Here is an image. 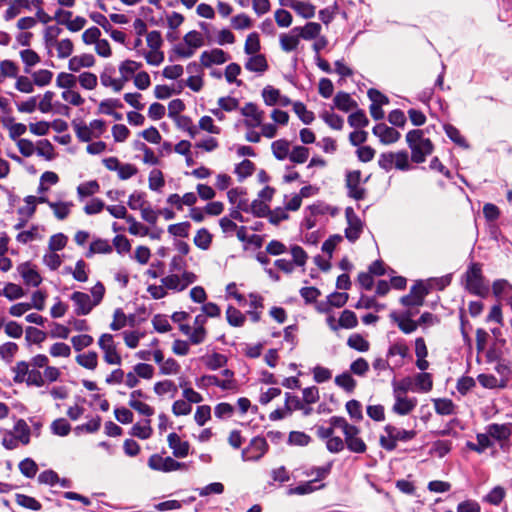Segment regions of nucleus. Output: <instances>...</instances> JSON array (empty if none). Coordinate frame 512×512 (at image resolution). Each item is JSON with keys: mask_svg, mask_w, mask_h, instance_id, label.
I'll use <instances>...</instances> for the list:
<instances>
[{"mask_svg": "<svg viewBox=\"0 0 512 512\" xmlns=\"http://www.w3.org/2000/svg\"><path fill=\"white\" fill-rule=\"evenodd\" d=\"M406 142L411 150V160L417 164L423 163L434 149L431 140L425 138L424 131L420 129L410 130L406 134Z\"/></svg>", "mask_w": 512, "mask_h": 512, "instance_id": "nucleus-1", "label": "nucleus"}, {"mask_svg": "<svg viewBox=\"0 0 512 512\" xmlns=\"http://www.w3.org/2000/svg\"><path fill=\"white\" fill-rule=\"evenodd\" d=\"M384 432L386 435L380 436L379 443L380 446L387 451L395 450L398 442H408L417 435L415 430L398 428L392 424H387L384 427Z\"/></svg>", "mask_w": 512, "mask_h": 512, "instance_id": "nucleus-2", "label": "nucleus"}, {"mask_svg": "<svg viewBox=\"0 0 512 512\" xmlns=\"http://www.w3.org/2000/svg\"><path fill=\"white\" fill-rule=\"evenodd\" d=\"M465 289L474 295L485 297L489 293V288L484 283L481 265L472 263L465 273Z\"/></svg>", "mask_w": 512, "mask_h": 512, "instance_id": "nucleus-3", "label": "nucleus"}, {"mask_svg": "<svg viewBox=\"0 0 512 512\" xmlns=\"http://www.w3.org/2000/svg\"><path fill=\"white\" fill-rule=\"evenodd\" d=\"M269 445L264 437L256 436L251 439L249 445L242 450L243 461H259L268 451Z\"/></svg>", "mask_w": 512, "mask_h": 512, "instance_id": "nucleus-4", "label": "nucleus"}, {"mask_svg": "<svg viewBox=\"0 0 512 512\" xmlns=\"http://www.w3.org/2000/svg\"><path fill=\"white\" fill-rule=\"evenodd\" d=\"M345 218L347 221L345 237L349 242L355 243L363 232L364 222L359 218L352 207L345 209Z\"/></svg>", "mask_w": 512, "mask_h": 512, "instance_id": "nucleus-5", "label": "nucleus"}, {"mask_svg": "<svg viewBox=\"0 0 512 512\" xmlns=\"http://www.w3.org/2000/svg\"><path fill=\"white\" fill-rule=\"evenodd\" d=\"M429 291L430 289L422 281H417L410 288V293L401 297L400 302L406 307L422 306L425 296L428 295Z\"/></svg>", "mask_w": 512, "mask_h": 512, "instance_id": "nucleus-6", "label": "nucleus"}, {"mask_svg": "<svg viewBox=\"0 0 512 512\" xmlns=\"http://www.w3.org/2000/svg\"><path fill=\"white\" fill-rule=\"evenodd\" d=\"M98 345L104 352V360L106 363L115 365L121 364L122 359L116 350L112 334H102L99 338Z\"/></svg>", "mask_w": 512, "mask_h": 512, "instance_id": "nucleus-7", "label": "nucleus"}, {"mask_svg": "<svg viewBox=\"0 0 512 512\" xmlns=\"http://www.w3.org/2000/svg\"><path fill=\"white\" fill-rule=\"evenodd\" d=\"M70 299L74 303V313L77 316L88 315L97 306L91 296L84 292L75 291L71 294Z\"/></svg>", "mask_w": 512, "mask_h": 512, "instance_id": "nucleus-8", "label": "nucleus"}, {"mask_svg": "<svg viewBox=\"0 0 512 512\" xmlns=\"http://www.w3.org/2000/svg\"><path fill=\"white\" fill-rule=\"evenodd\" d=\"M71 16V11L58 9L55 12L54 19L58 24L65 25L67 29L72 32L81 30L86 24V19L81 16H77L74 20H70Z\"/></svg>", "mask_w": 512, "mask_h": 512, "instance_id": "nucleus-9", "label": "nucleus"}, {"mask_svg": "<svg viewBox=\"0 0 512 512\" xmlns=\"http://www.w3.org/2000/svg\"><path fill=\"white\" fill-rule=\"evenodd\" d=\"M372 132L375 136H377L380 139V142L383 144L395 143L401 137V134L397 130L387 126L384 123L376 124L373 127Z\"/></svg>", "mask_w": 512, "mask_h": 512, "instance_id": "nucleus-10", "label": "nucleus"}, {"mask_svg": "<svg viewBox=\"0 0 512 512\" xmlns=\"http://www.w3.org/2000/svg\"><path fill=\"white\" fill-rule=\"evenodd\" d=\"M17 271L21 275L27 286L38 287L42 282V277L36 269L31 267L30 262H24L18 265Z\"/></svg>", "mask_w": 512, "mask_h": 512, "instance_id": "nucleus-11", "label": "nucleus"}, {"mask_svg": "<svg viewBox=\"0 0 512 512\" xmlns=\"http://www.w3.org/2000/svg\"><path fill=\"white\" fill-rule=\"evenodd\" d=\"M240 112L244 117L251 119L245 120L244 123L246 127L254 128L261 125L263 111H259L256 104L248 102L243 108H241Z\"/></svg>", "mask_w": 512, "mask_h": 512, "instance_id": "nucleus-12", "label": "nucleus"}, {"mask_svg": "<svg viewBox=\"0 0 512 512\" xmlns=\"http://www.w3.org/2000/svg\"><path fill=\"white\" fill-rule=\"evenodd\" d=\"M168 445L176 458H184L189 454L190 444L188 441H182L177 433H170L167 437Z\"/></svg>", "mask_w": 512, "mask_h": 512, "instance_id": "nucleus-13", "label": "nucleus"}, {"mask_svg": "<svg viewBox=\"0 0 512 512\" xmlns=\"http://www.w3.org/2000/svg\"><path fill=\"white\" fill-rule=\"evenodd\" d=\"M395 403L392 407V411L398 415H408L417 405L416 398H408L404 395H393Z\"/></svg>", "mask_w": 512, "mask_h": 512, "instance_id": "nucleus-14", "label": "nucleus"}, {"mask_svg": "<svg viewBox=\"0 0 512 512\" xmlns=\"http://www.w3.org/2000/svg\"><path fill=\"white\" fill-rule=\"evenodd\" d=\"M486 430L490 438L497 441H506L512 435V423H492L486 427Z\"/></svg>", "mask_w": 512, "mask_h": 512, "instance_id": "nucleus-15", "label": "nucleus"}, {"mask_svg": "<svg viewBox=\"0 0 512 512\" xmlns=\"http://www.w3.org/2000/svg\"><path fill=\"white\" fill-rule=\"evenodd\" d=\"M244 66L248 71L257 73H264L269 67L265 55L259 53L249 57Z\"/></svg>", "mask_w": 512, "mask_h": 512, "instance_id": "nucleus-16", "label": "nucleus"}, {"mask_svg": "<svg viewBox=\"0 0 512 512\" xmlns=\"http://www.w3.org/2000/svg\"><path fill=\"white\" fill-rule=\"evenodd\" d=\"M95 63V58L92 54H82L70 58L68 68L70 71L78 72L83 67H92Z\"/></svg>", "mask_w": 512, "mask_h": 512, "instance_id": "nucleus-17", "label": "nucleus"}, {"mask_svg": "<svg viewBox=\"0 0 512 512\" xmlns=\"http://www.w3.org/2000/svg\"><path fill=\"white\" fill-rule=\"evenodd\" d=\"M322 30V27L317 22H308L304 27H294V32L298 33L300 38L305 40L316 39Z\"/></svg>", "mask_w": 512, "mask_h": 512, "instance_id": "nucleus-18", "label": "nucleus"}, {"mask_svg": "<svg viewBox=\"0 0 512 512\" xmlns=\"http://www.w3.org/2000/svg\"><path fill=\"white\" fill-rule=\"evenodd\" d=\"M477 443H473L468 441L466 446L468 449L477 452L479 454L483 453L487 448L493 446V441L491 440L489 434L486 433H478L476 435Z\"/></svg>", "mask_w": 512, "mask_h": 512, "instance_id": "nucleus-19", "label": "nucleus"}, {"mask_svg": "<svg viewBox=\"0 0 512 512\" xmlns=\"http://www.w3.org/2000/svg\"><path fill=\"white\" fill-rule=\"evenodd\" d=\"M333 101L335 107L343 112H349L351 109L357 107L356 101L353 100L348 93L343 91L338 92Z\"/></svg>", "mask_w": 512, "mask_h": 512, "instance_id": "nucleus-20", "label": "nucleus"}, {"mask_svg": "<svg viewBox=\"0 0 512 512\" xmlns=\"http://www.w3.org/2000/svg\"><path fill=\"white\" fill-rule=\"evenodd\" d=\"M300 36L298 33L294 32V28H292L289 34H281L280 35V46L281 49L285 52L294 51L299 44Z\"/></svg>", "mask_w": 512, "mask_h": 512, "instance_id": "nucleus-21", "label": "nucleus"}, {"mask_svg": "<svg viewBox=\"0 0 512 512\" xmlns=\"http://www.w3.org/2000/svg\"><path fill=\"white\" fill-rule=\"evenodd\" d=\"M393 395H405L408 391H416L414 381L411 377H404L401 380H393Z\"/></svg>", "mask_w": 512, "mask_h": 512, "instance_id": "nucleus-22", "label": "nucleus"}, {"mask_svg": "<svg viewBox=\"0 0 512 512\" xmlns=\"http://www.w3.org/2000/svg\"><path fill=\"white\" fill-rule=\"evenodd\" d=\"M331 469H332V462H329L324 466H320V467L313 466V467H310L309 469H306L304 471V475L307 477H311V476L315 475V478L311 480L315 483V482L325 479L330 474Z\"/></svg>", "mask_w": 512, "mask_h": 512, "instance_id": "nucleus-23", "label": "nucleus"}, {"mask_svg": "<svg viewBox=\"0 0 512 512\" xmlns=\"http://www.w3.org/2000/svg\"><path fill=\"white\" fill-rule=\"evenodd\" d=\"M289 147L290 143L286 139H279L271 144L273 155L277 160H284L289 157Z\"/></svg>", "mask_w": 512, "mask_h": 512, "instance_id": "nucleus-24", "label": "nucleus"}, {"mask_svg": "<svg viewBox=\"0 0 512 512\" xmlns=\"http://www.w3.org/2000/svg\"><path fill=\"white\" fill-rule=\"evenodd\" d=\"M477 381L480 383V385L487 389H495V388H505L506 383L505 380H498L494 375L492 374H479L477 376Z\"/></svg>", "mask_w": 512, "mask_h": 512, "instance_id": "nucleus-25", "label": "nucleus"}, {"mask_svg": "<svg viewBox=\"0 0 512 512\" xmlns=\"http://www.w3.org/2000/svg\"><path fill=\"white\" fill-rule=\"evenodd\" d=\"M414 387L417 392H429L433 387L431 374L427 372L418 373L415 376Z\"/></svg>", "mask_w": 512, "mask_h": 512, "instance_id": "nucleus-26", "label": "nucleus"}, {"mask_svg": "<svg viewBox=\"0 0 512 512\" xmlns=\"http://www.w3.org/2000/svg\"><path fill=\"white\" fill-rule=\"evenodd\" d=\"M390 318L395 323H397L399 329L405 334H410V333L414 332L418 327V323L416 321H414L412 319H404V318L398 317V313H396V312H392L390 314Z\"/></svg>", "mask_w": 512, "mask_h": 512, "instance_id": "nucleus-27", "label": "nucleus"}, {"mask_svg": "<svg viewBox=\"0 0 512 512\" xmlns=\"http://www.w3.org/2000/svg\"><path fill=\"white\" fill-rule=\"evenodd\" d=\"M112 246L110 245L108 240L105 239H96L94 240L89 247V251L86 253V257H91L93 254H108L112 252Z\"/></svg>", "mask_w": 512, "mask_h": 512, "instance_id": "nucleus-28", "label": "nucleus"}, {"mask_svg": "<svg viewBox=\"0 0 512 512\" xmlns=\"http://www.w3.org/2000/svg\"><path fill=\"white\" fill-rule=\"evenodd\" d=\"M76 362L86 369L94 370L98 364V355L94 351L79 354L76 356Z\"/></svg>", "mask_w": 512, "mask_h": 512, "instance_id": "nucleus-29", "label": "nucleus"}, {"mask_svg": "<svg viewBox=\"0 0 512 512\" xmlns=\"http://www.w3.org/2000/svg\"><path fill=\"white\" fill-rule=\"evenodd\" d=\"M203 359H204V363H205L206 367L212 371H215V370L225 366L228 361V359L225 355L217 353V352H214L213 354L208 355V356L204 357Z\"/></svg>", "mask_w": 512, "mask_h": 512, "instance_id": "nucleus-30", "label": "nucleus"}, {"mask_svg": "<svg viewBox=\"0 0 512 512\" xmlns=\"http://www.w3.org/2000/svg\"><path fill=\"white\" fill-rule=\"evenodd\" d=\"M444 131L447 137L456 145L463 148L469 147V144L467 143L466 139L461 135L460 131L452 124H445Z\"/></svg>", "mask_w": 512, "mask_h": 512, "instance_id": "nucleus-31", "label": "nucleus"}, {"mask_svg": "<svg viewBox=\"0 0 512 512\" xmlns=\"http://www.w3.org/2000/svg\"><path fill=\"white\" fill-rule=\"evenodd\" d=\"M335 384L348 393H352L357 385L349 372H343L335 377Z\"/></svg>", "mask_w": 512, "mask_h": 512, "instance_id": "nucleus-32", "label": "nucleus"}, {"mask_svg": "<svg viewBox=\"0 0 512 512\" xmlns=\"http://www.w3.org/2000/svg\"><path fill=\"white\" fill-rule=\"evenodd\" d=\"M24 295L23 288L15 283H7L4 289L0 291V296H4L10 301L22 298Z\"/></svg>", "mask_w": 512, "mask_h": 512, "instance_id": "nucleus-33", "label": "nucleus"}, {"mask_svg": "<svg viewBox=\"0 0 512 512\" xmlns=\"http://www.w3.org/2000/svg\"><path fill=\"white\" fill-rule=\"evenodd\" d=\"M435 412L439 415H452L455 413V405L452 400L440 398L434 400Z\"/></svg>", "mask_w": 512, "mask_h": 512, "instance_id": "nucleus-34", "label": "nucleus"}, {"mask_svg": "<svg viewBox=\"0 0 512 512\" xmlns=\"http://www.w3.org/2000/svg\"><path fill=\"white\" fill-rule=\"evenodd\" d=\"M254 170L255 164L248 159H244L242 162L236 165L234 172L237 175L238 180L243 181L247 177L251 176Z\"/></svg>", "mask_w": 512, "mask_h": 512, "instance_id": "nucleus-35", "label": "nucleus"}, {"mask_svg": "<svg viewBox=\"0 0 512 512\" xmlns=\"http://www.w3.org/2000/svg\"><path fill=\"white\" fill-rule=\"evenodd\" d=\"M226 318L233 327H241L245 322L244 314L232 305H229L226 310Z\"/></svg>", "mask_w": 512, "mask_h": 512, "instance_id": "nucleus-36", "label": "nucleus"}, {"mask_svg": "<svg viewBox=\"0 0 512 512\" xmlns=\"http://www.w3.org/2000/svg\"><path fill=\"white\" fill-rule=\"evenodd\" d=\"M293 110L304 124H311L314 120V113L307 110L304 103L296 101L293 103Z\"/></svg>", "mask_w": 512, "mask_h": 512, "instance_id": "nucleus-37", "label": "nucleus"}, {"mask_svg": "<svg viewBox=\"0 0 512 512\" xmlns=\"http://www.w3.org/2000/svg\"><path fill=\"white\" fill-rule=\"evenodd\" d=\"M347 345L359 352H366L369 350V342L364 339L360 334H352L347 340Z\"/></svg>", "mask_w": 512, "mask_h": 512, "instance_id": "nucleus-38", "label": "nucleus"}, {"mask_svg": "<svg viewBox=\"0 0 512 512\" xmlns=\"http://www.w3.org/2000/svg\"><path fill=\"white\" fill-rule=\"evenodd\" d=\"M72 125L74 127L75 134L79 141L81 142H90L93 137V132L90 128L83 122L73 121Z\"/></svg>", "mask_w": 512, "mask_h": 512, "instance_id": "nucleus-39", "label": "nucleus"}, {"mask_svg": "<svg viewBox=\"0 0 512 512\" xmlns=\"http://www.w3.org/2000/svg\"><path fill=\"white\" fill-rule=\"evenodd\" d=\"M212 242V235L206 228H201L197 231V234L194 237V244L202 249L207 250Z\"/></svg>", "mask_w": 512, "mask_h": 512, "instance_id": "nucleus-40", "label": "nucleus"}, {"mask_svg": "<svg viewBox=\"0 0 512 512\" xmlns=\"http://www.w3.org/2000/svg\"><path fill=\"white\" fill-rule=\"evenodd\" d=\"M51 432L61 437L67 436L71 431V425L65 418H58L51 423Z\"/></svg>", "mask_w": 512, "mask_h": 512, "instance_id": "nucleus-41", "label": "nucleus"}, {"mask_svg": "<svg viewBox=\"0 0 512 512\" xmlns=\"http://www.w3.org/2000/svg\"><path fill=\"white\" fill-rule=\"evenodd\" d=\"M348 124L354 128H363L369 124V120L365 112L361 109H358L348 116Z\"/></svg>", "mask_w": 512, "mask_h": 512, "instance_id": "nucleus-42", "label": "nucleus"}, {"mask_svg": "<svg viewBox=\"0 0 512 512\" xmlns=\"http://www.w3.org/2000/svg\"><path fill=\"white\" fill-rule=\"evenodd\" d=\"M313 481H307L304 483H301L297 485L296 487H291L288 489V495H306L314 492L317 489H320L324 487V484L320 485L319 487H316L313 485Z\"/></svg>", "mask_w": 512, "mask_h": 512, "instance_id": "nucleus-43", "label": "nucleus"}, {"mask_svg": "<svg viewBox=\"0 0 512 512\" xmlns=\"http://www.w3.org/2000/svg\"><path fill=\"white\" fill-rule=\"evenodd\" d=\"M14 431L18 433L17 437L23 445L30 442V428L23 419L17 420L14 425Z\"/></svg>", "mask_w": 512, "mask_h": 512, "instance_id": "nucleus-44", "label": "nucleus"}, {"mask_svg": "<svg viewBox=\"0 0 512 512\" xmlns=\"http://www.w3.org/2000/svg\"><path fill=\"white\" fill-rule=\"evenodd\" d=\"M260 40L259 35L256 32H252L247 36L244 52L248 55L258 54L260 51Z\"/></svg>", "mask_w": 512, "mask_h": 512, "instance_id": "nucleus-45", "label": "nucleus"}, {"mask_svg": "<svg viewBox=\"0 0 512 512\" xmlns=\"http://www.w3.org/2000/svg\"><path fill=\"white\" fill-rule=\"evenodd\" d=\"M141 67V63L133 60H125L119 66V72L123 77V81H128L130 76Z\"/></svg>", "mask_w": 512, "mask_h": 512, "instance_id": "nucleus-46", "label": "nucleus"}, {"mask_svg": "<svg viewBox=\"0 0 512 512\" xmlns=\"http://www.w3.org/2000/svg\"><path fill=\"white\" fill-rule=\"evenodd\" d=\"M12 122H13V118H8V119L3 120L4 125L9 128L10 138L12 140H16L18 137H20L21 135H23L26 132L27 127H26V125H24L22 123H12Z\"/></svg>", "mask_w": 512, "mask_h": 512, "instance_id": "nucleus-47", "label": "nucleus"}, {"mask_svg": "<svg viewBox=\"0 0 512 512\" xmlns=\"http://www.w3.org/2000/svg\"><path fill=\"white\" fill-rule=\"evenodd\" d=\"M16 502L18 505L33 511H38L42 507L41 503L34 497L24 494H16Z\"/></svg>", "mask_w": 512, "mask_h": 512, "instance_id": "nucleus-48", "label": "nucleus"}, {"mask_svg": "<svg viewBox=\"0 0 512 512\" xmlns=\"http://www.w3.org/2000/svg\"><path fill=\"white\" fill-rule=\"evenodd\" d=\"M262 97H263L264 103L267 106H274V105L278 104V100L280 99V91L271 85H267L262 90Z\"/></svg>", "mask_w": 512, "mask_h": 512, "instance_id": "nucleus-49", "label": "nucleus"}, {"mask_svg": "<svg viewBox=\"0 0 512 512\" xmlns=\"http://www.w3.org/2000/svg\"><path fill=\"white\" fill-rule=\"evenodd\" d=\"M145 422L146 424L143 426L139 423L133 425L130 434L143 440L150 438L153 433V430L150 426V420H146Z\"/></svg>", "mask_w": 512, "mask_h": 512, "instance_id": "nucleus-50", "label": "nucleus"}, {"mask_svg": "<svg viewBox=\"0 0 512 512\" xmlns=\"http://www.w3.org/2000/svg\"><path fill=\"white\" fill-rule=\"evenodd\" d=\"M358 324L356 314L351 310H344L339 318V326L345 329L355 328Z\"/></svg>", "mask_w": 512, "mask_h": 512, "instance_id": "nucleus-51", "label": "nucleus"}, {"mask_svg": "<svg viewBox=\"0 0 512 512\" xmlns=\"http://www.w3.org/2000/svg\"><path fill=\"white\" fill-rule=\"evenodd\" d=\"M321 118L332 129L341 130L343 128L344 120L338 114L325 111L321 114Z\"/></svg>", "mask_w": 512, "mask_h": 512, "instance_id": "nucleus-52", "label": "nucleus"}, {"mask_svg": "<svg viewBox=\"0 0 512 512\" xmlns=\"http://www.w3.org/2000/svg\"><path fill=\"white\" fill-rule=\"evenodd\" d=\"M36 153L38 156L44 157L46 160H52L54 158V146L47 139L38 141Z\"/></svg>", "mask_w": 512, "mask_h": 512, "instance_id": "nucleus-53", "label": "nucleus"}, {"mask_svg": "<svg viewBox=\"0 0 512 512\" xmlns=\"http://www.w3.org/2000/svg\"><path fill=\"white\" fill-rule=\"evenodd\" d=\"M309 157V149L304 146H295L290 155L289 160L295 164H302L307 161Z\"/></svg>", "mask_w": 512, "mask_h": 512, "instance_id": "nucleus-54", "label": "nucleus"}, {"mask_svg": "<svg viewBox=\"0 0 512 512\" xmlns=\"http://www.w3.org/2000/svg\"><path fill=\"white\" fill-rule=\"evenodd\" d=\"M25 339L29 343L40 344L46 339V333L36 327L29 326L25 331Z\"/></svg>", "mask_w": 512, "mask_h": 512, "instance_id": "nucleus-55", "label": "nucleus"}, {"mask_svg": "<svg viewBox=\"0 0 512 512\" xmlns=\"http://www.w3.org/2000/svg\"><path fill=\"white\" fill-rule=\"evenodd\" d=\"M48 206L54 211L55 216L59 220H64L70 213L72 203L67 202H48Z\"/></svg>", "mask_w": 512, "mask_h": 512, "instance_id": "nucleus-56", "label": "nucleus"}, {"mask_svg": "<svg viewBox=\"0 0 512 512\" xmlns=\"http://www.w3.org/2000/svg\"><path fill=\"white\" fill-rule=\"evenodd\" d=\"M19 470L25 477L33 478L38 471V466L33 459L25 458L19 463Z\"/></svg>", "mask_w": 512, "mask_h": 512, "instance_id": "nucleus-57", "label": "nucleus"}, {"mask_svg": "<svg viewBox=\"0 0 512 512\" xmlns=\"http://www.w3.org/2000/svg\"><path fill=\"white\" fill-rule=\"evenodd\" d=\"M12 371L15 373L13 381L15 383H22L26 381L25 378L29 374V364L26 361H19L13 368Z\"/></svg>", "mask_w": 512, "mask_h": 512, "instance_id": "nucleus-58", "label": "nucleus"}, {"mask_svg": "<svg viewBox=\"0 0 512 512\" xmlns=\"http://www.w3.org/2000/svg\"><path fill=\"white\" fill-rule=\"evenodd\" d=\"M395 355H399L402 358H407L409 356V347L403 340L397 341L388 348L387 357L389 358Z\"/></svg>", "mask_w": 512, "mask_h": 512, "instance_id": "nucleus-59", "label": "nucleus"}, {"mask_svg": "<svg viewBox=\"0 0 512 512\" xmlns=\"http://www.w3.org/2000/svg\"><path fill=\"white\" fill-rule=\"evenodd\" d=\"M191 228V224L188 221L171 224L168 226V232L176 237L186 238L189 236V230Z\"/></svg>", "mask_w": 512, "mask_h": 512, "instance_id": "nucleus-60", "label": "nucleus"}, {"mask_svg": "<svg viewBox=\"0 0 512 512\" xmlns=\"http://www.w3.org/2000/svg\"><path fill=\"white\" fill-rule=\"evenodd\" d=\"M345 407H346L347 413L353 420L360 421L363 419L362 405L358 400H355V399L349 400L346 403Z\"/></svg>", "mask_w": 512, "mask_h": 512, "instance_id": "nucleus-61", "label": "nucleus"}, {"mask_svg": "<svg viewBox=\"0 0 512 512\" xmlns=\"http://www.w3.org/2000/svg\"><path fill=\"white\" fill-rule=\"evenodd\" d=\"M99 184L96 180H91L80 184L77 187V193L79 197H88L99 191Z\"/></svg>", "mask_w": 512, "mask_h": 512, "instance_id": "nucleus-62", "label": "nucleus"}, {"mask_svg": "<svg viewBox=\"0 0 512 512\" xmlns=\"http://www.w3.org/2000/svg\"><path fill=\"white\" fill-rule=\"evenodd\" d=\"M505 490L501 486L494 487L484 498L489 504L498 506L505 497Z\"/></svg>", "mask_w": 512, "mask_h": 512, "instance_id": "nucleus-63", "label": "nucleus"}, {"mask_svg": "<svg viewBox=\"0 0 512 512\" xmlns=\"http://www.w3.org/2000/svg\"><path fill=\"white\" fill-rule=\"evenodd\" d=\"M77 78L73 74L61 72L56 79V85L60 88L70 90L76 85Z\"/></svg>", "mask_w": 512, "mask_h": 512, "instance_id": "nucleus-64", "label": "nucleus"}]
</instances>
